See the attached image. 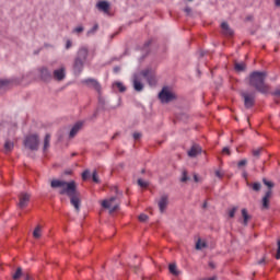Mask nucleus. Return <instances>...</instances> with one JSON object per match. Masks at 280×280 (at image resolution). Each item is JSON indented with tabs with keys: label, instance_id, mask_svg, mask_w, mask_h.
I'll return each instance as SVG.
<instances>
[{
	"label": "nucleus",
	"instance_id": "11",
	"mask_svg": "<svg viewBox=\"0 0 280 280\" xmlns=\"http://www.w3.org/2000/svg\"><path fill=\"white\" fill-rule=\"evenodd\" d=\"M30 198H31V196H30V194H27V192H22V194H20V196H19V208L20 209H25V207H27V205L30 203Z\"/></svg>",
	"mask_w": 280,
	"mask_h": 280
},
{
	"label": "nucleus",
	"instance_id": "15",
	"mask_svg": "<svg viewBox=\"0 0 280 280\" xmlns=\"http://www.w3.org/2000/svg\"><path fill=\"white\" fill-rule=\"evenodd\" d=\"M167 205H170V198L167 197V195H163L158 202L161 213H163L165 209H167Z\"/></svg>",
	"mask_w": 280,
	"mask_h": 280
},
{
	"label": "nucleus",
	"instance_id": "43",
	"mask_svg": "<svg viewBox=\"0 0 280 280\" xmlns=\"http://www.w3.org/2000/svg\"><path fill=\"white\" fill-rule=\"evenodd\" d=\"M222 153L228 154V156H230L231 150L229 149V147H224L223 150H222Z\"/></svg>",
	"mask_w": 280,
	"mask_h": 280
},
{
	"label": "nucleus",
	"instance_id": "18",
	"mask_svg": "<svg viewBox=\"0 0 280 280\" xmlns=\"http://www.w3.org/2000/svg\"><path fill=\"white\" fill-rule=\"evenodd\" d=\"M272 197V190H268L264 198H262V208L268 209L269 203H270V198Z\"/></svg>",
	"mask_w": 280,
	"mask_h": 280
},
{
	"label": "nucleus",
	"instance_id": "28",
	"mask_svg": "<svg viewBox=\"0 0 280 280\" xmlns=\"http://www.w3.org/2000/svg\"><path fill=\"white\" fill-rule=\"evenodd\" d=\"M234 68H235V71H245L246 70V63H244V62L235 63Z\"/></svg>",
	"mask_w": 280,
	"mask_h": 280
},
{
	"label": "nucleus",
	"instance_id": "37",
	"mask_svg": "<svg viewBox=\"0 0 280 280\" xmlns=\"http://www.w3.org/2000/svg\"><path fill=\"white\" fill-rule=\"evenodd\" d=\"M89 176H91V172L89 170H85L83 173H82V179L83 180H86L89 178Z\"/></svg>",
	"mask_w": 280,
	"mask_h": 280
},
{
	"label": "nucleus",
	"instance_id": "48",
	"mask_svg": "<svg viewBox=\"0 0 280 280\" xmlns=\"http://www.w3.org/2000/svg\"><path fill=\"white\" fill-rule=\"evenodd\" d=\"M133 139H135L136 141H138V139H141V133H140V132H135V133H133Z\"/></svg>",
	"mask_w": 280,
	"mask_h": 280
},
{
	"label": "nucleus",
	"instance_id": "44",
	"mask_svg": "<svg viewBox=\"0 0 280 280\" xmlns=\"http://www.w3.org/2000/svg\"><path fill=\"white\" fill-rule=\"evenodd\" d=\"M276 259H280V240L278 241V249L276 254Z\"/></svg>",
	"mask_w": 280,
	"mask_h": 280
},
{
	"label": "nucleus",
	"instance_id": "49",
	"mask_svg": "<svg viewBox=\"0 0 280 280\" xmlns=\"http://www.w3.org/2000/svg\"><path fill=\"white\" fill-rule=\"evenodd\" d=\"M273 95H275V97H279L280 98V89L276 90L273 92Z\"/></svg>",
	"mask_w": 280,
	"mask_h": 280
},
{
	"label": "nucleus",
	"instance_id": "60",
	"mask_svg": "<svg viewBox=\"0 0 280 280\" xmlns=\"http://www.w3.org/2000/svg\"><path fill=\"white\" fill-rule=\"evenodd\" d=\"M211 268H213V265L210 262Z\"/></svg>",
	"mask_w": 280,
	"mask_h": 280
},
{
	"label": "nucleus",
	"instance_id": "58",
	"mask_svg": "<svg viewBox=\"0 0 280 280\" xmlns=\"http://www.w3.org/2000/svg\"><path fill=\"white\" fill-rule=\"evenodd\" d=\"M264 261H265L264 259H260V260L258 261V264L261 265V264H264Z\"/></svg>",
	"mask_w": 280,
	"mask_h": 280
},
{
	"label": "nucleus",
	"instance_id": "21",
	"mask_svg": "<svg viewBox=\"0 0 280 280\" xmlns=\"http://www.w3.org/2000/svg\"><path fill=\"white\" fill-rule=\"evenodd\" d=\"M12 150H14V142L7 140L4 143V152L5 154L12 152Z\"/></svg>",
	"mask_w": 280,
	"mask_h": 280
},
{
	"label": "nucleus",
	"instance_id": "16",
	"mask_svg": "<svg viewBox=\"0 0 280 280\" xmlns=\"http://www.w3.org/2000/svg\"><path fill=\"white\" fill-rule=\"evenodd\" d=\"M77 58L85 62L86 58H89V48L86 46L79 48Z\"/></svg>",
	"mask_w": 280,
	"mask_h": 280
},
{
	"label": "nucleus",
	"instance_id": "30",
	"mask_svg": "<svg viewBox=\"0 0 280 280\" xmlns=\"http://www.w3.org/2000/svg\"><path fill=\"white\" fill-rule=\"evenodd\" d=\"M168 270H170V273H171V275H175V277H177L178 270H176V265H175V264H171V265L168 266Z\"/></svg>",
	"mask_w": 280,
	"mask_h": 280
},
{
	"label": "nucleus",
	"instance_id": "47",
	"mask_svg": "<svg viewBox=\"0 0 280 280\" xmlns=\"http://www.w3.org/2000/svg\"><path fill=\"white\" fill-rule=\"evenodd\" d=\"M73 44L71 43V39H68L67 42H66V49H71V46H72Z\"/></svg>",
	"mask_w": 280,
	"mask_h": 280
},
{
	"label": "nucleus",
	"instance_id": "3",
	"mask_svg": "<svg viewBox=\"0 0 280 280\" xmlns=\"http://www.w3.org/2000/svg\"><path fill=\"white\" fill-rule=\"evenodd\" d=\"M69 185H75V182H65V180H59V179H52L50 183V187L52 189H60L59 194L61 196L67 195V192H62V191H67Z\"/></svg>",
	"mask_w": 280,
	"mask_h": 280
},
{
	"label": "nucleus",
	"instance_id": "7",
	"mask_svg": "<svg viewBox=\"0 0 280 280\" xmlns=\"http://www.w3.org/2000/svg\"><path fill=\"white\" fill-rule=\"evenodd\" d=\"M82 84H86L89 89H94V91L97 92L98 95H102V85L100 84V82H97V80L91 78L85 79L82 81Z\"/></svg>",
	"mask_w": 280,
	"mask_h": 280
},
{
	"label": "nucleus",
	"instance_id": "14",
	"mask_svg": "<svg viewBox=\"0 0 280 280\" xmlns=\"http://www.w3.org/2000/svg\"><path fill=\"white\" fill-rule=\"evenodd\" d=\"M187 154L190 159H196V156H198V154H202V148H200V145H198V144H194L190 148V150H188Z\"/></svg>",
	"mask_w": 280,
	"mask_h": 280
},
{
	"label": "nucleus",
	"instance_id": "12",
	"mask_svg": "<svg viewBox=\"0 0 280 280\" xmlns=\"http://www.w3.org/2000/svg\"><path fill=\"white\" fill-rule=\"evenodd\" d=\"M132 84L137 93H141V91H143V83L141 82V77H139V74L133 75Z\"/></svg>",
	"mask_w": 280,
	"mask_h": 280
},
{
	"label": "nucleus",
	"instance_id": "27",
	"mask_svg": "<svg viewBox=\"0 0 280 280\" xmlns=\"http://www.w3.org/2000/svg\"><path fill=\"white\" fill-rule=\"evenodd\" d=\"M42 231L43 229L40 228V225H37L33 232V237H35V240L40 238Z\"/></svg>",
	"mask_w": 280,
	"mask_h": 280
},
{
	"label": "nucleus",
	"instance_id": "2",
	"mask_svg": "<svg viewBox=\"0 0 280 280\" xmlns=\"http://www.w3.org/2000/svg\"><path fill=\"white\" fill-rule=\"evenodd\" d=\"M61 194H66V196H69L70 205H72L75 211L79 212L81 201H80V192H78L75 184H70L66 190L61 191Z\"/></svg>",
	"mask_w": 280,
	"mask_h": 280
},
{
	"label": "nucleus",
	"instance_id": "41",
	"mask_svg": "<svg viewBox=\"0 0 280 280\" xmlns=\"http://www.w3.org/2000/svg\"><path fill=\"white\" fill-rule=\"evenodd\" d=\"M217 178H224V172L222 171H215Z\"/></svg>",
	"mask_w": 280,
	"mask_h": 280
},
{
	"label": "nucleus",
	"instance_id": "57",
	"mask_svg": "<svg viewBox=\"0 0 280 280\" xmlns=\"http://www.w3.org/2000/svg\"><path fill=\"white\" fill-rule=\"evenodd\" d=\"M203 209H207V201L202 206Z\"/></svg>",
	"mask_w": 280,
	"mask_h": 280
},
{
	"label": "nucleus",
	"instance_id": "33",
	"mask_svg": "<svg viewBox=\"0 0 280 280\" xmlns=\"http://www.w3.org/2000/svg\"><path fill=\"white\" fill-rule=\"evenodd\" d=\"M262 183H264V185H266V187L269 188L270 191H272L271 188L275 187V184L272 182H269L268 179L264 178Z\"/></svg>",
	"mask_w": 280,
	"mask_h": 280
},
{
	"label": "nucleus",
	"instance_id": "29",
	"mask_svg": "<svg viewBox=\"0 0 280 280\" xmlns=\"http://www.w3.org/2000/svg\"><path fill=\"white\" fill-rule=\"evenodd\" d=\"M21 277H23V269L21 267H19L16 269L15 273L13 275V279L19 280V279H21Z\"/></svg>",
	"mask_w": 280,
	"mask_h": 280
},
{
	"label": "nucleus",
	"instance_id": "9",
	"mask_svg": "<svg viewBox=\"0 0 280 280\" xmlns=\"http://www.w3.org/2000/svg\"><path fill=\"white\" fill-rule=\"evenodd\" d=\"M141 77L145 78V80L148 81L150 86H152V84H156V78H155L154 72L152 71V69L142 70L141 71Z\"/></svg>",
	"mask_w": 280,
	"mask_h": 280
},
{
	"label": "nucleus",
	"instance_id": "20",
	"mask_svg": "<svg viewBox=\"0 0 280 280\" xmlns=\"http://www.w3.org/2000/svg\"><path fill=\"white\" fill-rule=\"evenodd\" d=\"M96 7L102 11V12H105V13H108V10L110 8V4H108L106 1H100Z\"/></svg>",
	"mask_w": 280,
	"mask_h": 280
},
{
	"label": "nucleus",
	"instance_id": "31",
	"mask_svg": "<svg viewBox=\"0 0 280 280\" xmlns=\"http://www.w3.org/2000/svg\"><path fill=\"white\" fill-rule=\"evenodd\" d=\"M97 30H100V25L95 24L90 31H88L86 36H93Z\"/></svg>",
	"mask_w": 280,
	"mask_h": 280
},
{
	"label": "nucleus",
	"instance_id": "26",
	"mask_svg": "<svg viewBox=\"0 0 280 280\" xmlns=\"http://www.w3.org/2000/svg\"><path fill=\"white\" fill-rule=\"evenodd\" d=\"M50 141H51V136L47 133L44 139V151L48 150Z\"/></svg>",
	"mask_w": 280,
	"mask_h": 280
},
{
	"label": "nucleus",
	"instance_id": "59",
	"mask_svg": "<svg viewBox=\"0 0 280 280\" xmlns=\"http://www.w3.org/2000/svg\"><path fill=\"white\" fill-rule=\"evenodd\" d=\"M144 47H150V42H148V43L144 45Z\"/></svg>",
	"mask_w": 280,
	"mask_h": 280
},
{
	"label": "nucleus",
	"instance_id": "55",
	"mask_svg": "<svg viewBox=\"0 0 280 280\" xmlns=\"http://www.w3.org/2000/svg\"><path fill=\"white\" fill-rule=\"evenodd\" d=\"M195 183H198V175H194Z\"/></svg>",
	"mask_w": 280,
	"mask_h": 280
},
{
	"label": "nucleus",
	"instance_id": "19",
	"mask_svg": "<svg viewBox=\"0 0 280 280\" xmlns=\"http://www.w3.org/2000/svg\"><path fill=\"white\" fill-rule=\"evenodd\" d=\"M221 30H222V33L224 34V36H233V30H231V27H229V23L223 22L221 24Z\"/></svg>",
	"mask_w": 280,
	"mask_h": 280
},
{
	"label": "nucleus",
	"instance_id": "6",
	"mask_svg": "<svg viewBox=\"0 0 280 280\" xmlns=\"http://www.w3.org/2000/svg\"><path fill=\"white\" fill-rule=\"evenodd\" d=\"M174 97V93H172L168 88H163L162 91L159 93V98L162 104H168V102H172Z\"/></svg>",
	"mask_w": 280,
	"mask_h": 280
},
{
	"label": "nucleus",
	"instance_id": "53",
	"mask_svg": "<svg viewBox=\"0 0 280 280\" xmlns=\"http://www.w3.org/2000/svg\"><path fill=\"white\" fill-rule=\"evenodd\" d=\"M115 73H119V67L114 68Z\"/></svg>",
	"mask_w": 280,
	"mask_h": 280
},
{
	"label": "nucleus",
	"instance_id": "56",
	"mask_svg": "<svg viewBox=\"0 0 280 280\" xmlns=\"http://www.w3.org/2000/svg\"><path fill=\"white\" fill-rule=\"evenodd\" d=\"M248 174L246 172L243 173V177L246 178Z\"/></svg>",
	"mask_w": 280,
	"mask_h": 280
},
{
	"label": "nucleus",
	"instance_id": "32",
	"mask_svg": "<svg viewBox=\"0 0 280 280\" xmlns=\"http://www.w3.org/2000/svg\"><path fill=\"white\" fill-rule=\"evenodd\" d=\"M206 247H207V244L200 240L196 243L197 250H202V248H206Z\"/></svg>",
	"mask_w": 280,
	"mask_h": 280
},
{
	"label": "nucleus",
	"instance_id": "50",
	"mask_svg": "<svg viewBox=\"0 0 280 280\" xmlns=\"http://www.w3.org/2000/svg\"><path fill=\"white\" fill-rule=\"evenodd\" d=\"M98 104H105V101L102 96H98Z\"/></svg>",
	"mask_w": 280,
	"mask_h": 280
},
{
	"label": "nucleus",
	"instance_id": "46",
	"mask_svg": "<svg viewBox=\"0 0 280 280\" xmlns=\"http://www.w3.org/2000/svg\"><path fill=\"white\" fill-rule=\"evenodd\" d=\"M248 162L246 161V160H241L240 162H238V167H244V165H246Z\"/></svg>",
	"mask_w": 280,
	"mask_h": 280
},
{
	"label": "nucleus",
	"instance_id": "25",
	"mask_svg": "<svg viewBox=\"0 0 280 280\" xmlns=\"http://www.w3.org/2000/svg\"><path fill=\"white\" fill-rule=\"evenodd\" d=\"M113 89H118V91H119L120 93H125V91H126V85H124V83H121V82H115V83L113 84Z\"/></svg>",
	"mask_w": 280,
	"mask_h": 280
},
{
	"label": "nucleus",
	"instance_id": "34",
	"mask_svg": "<svg viewBox=\"0 0 280 280\" xmlns=\"http://www.w3.org/2000/svg\"><path fill=\"white\" fill-rule=\"evenodd\" d=\"M84 32V26L79 25L75 28H73L72 34H82Z\"/></svg>",
	"mask_w": 280,
	"mask_h": 280
},
{
	"label": "nucleus",
	"instance_id": "10",
	"mask_svg": "<svg viewBox=\"0 0 280 280\" xmlns=\"http://www.w3.org/2000/svg\"><path fill=\"white\" fill-rule=\"evenodd\" d=\"M54 80H57V82H62L65 78H67V69L65 66H61L59 69L54 70L52 72Z\"/></svg>",
	"mask_w": 280,
	"mask_h": 280
},
{
	"label": "nucleus",
	"instance_id": "42",
	"mask_svg": "<svg viewBox=\"0 0 280 280\" xmlns=\"http://www.w3.org/2000/svg\"><path fill=\"white\" fill-rule=\"evenodd\" d=\"M259 154H261V149H255L253 150V156H259Z\"/></svg>",
	"mask_w": 280,
	"mask_h": 280
},
{
	"label": "nucleus",
	"instance_id": "1",
	"mask_svg": "<svg viewBox=\"0 0 280 280\" xmlns=\"http://www.w3.org/2000/svg\"><path fill=\"white\" fill-rule=\"evenodd\" d=\"M266 72L254 71L249 75V86H253L262 95L270 93V86L266 84Z\"/></svg>",
	"mask_w": 280,
	"mask_h": 280
},
{
	"label": "nucleus",
	"instance_id": "52",
	"mask_svg": "<svg viewBox=\"0 0 280 280\" xmlns=\"http://www.w3.org/2000/svg\"><path fill=\"white\" fill-rule=\"evenodd\" d=\"M185 12H186V14H190L191 8H189V7L185 8Z\"/></svg>",
	"mask_w": 280,
	"mask_h": 280
},
{
	"label": "nucleus",
	"instance_id": "13",
	"mask_svg": "<svg viewBox=\"0 0 280 280\" xmlns=\"http://www.w3.org/2000/svg\"><path fill=\"white\" fill-rule=\"evenodd\" d=\"M84 60L78 59V57L74 59L73 70L77 75L82 73V70L84 69Z\"/></svg>",
	"mask_w": 280,
	"mask_h": 280
},
{
	"label": "nucleus",
	"instance_id": "17",
	"mask_svg": "<svg viewBox=\"0 0 280 280\" xmlns=\"http://www.w3.org/2000/svg\"><path fill=\"white\" fill-rule=\"evenodd\" d=\"M82 126H83L82 121L75 122L70 130L69 138L73 139V137H75V135H78L80 130H82Z\"/></svg>",
	"mask_w": 280,
	"mask_h": 280
},
{
	"label": "nucleus",
	"instance_id": "54",
	"mask_svg": "<svg viewBox=\"0 0 280 280\" xmlns=\"http://www.w3.org/2000/svg\"><path fill=\"white\" fill-rule=\"evenodd\" d=\"M276 5L280 8V0H276Z\"/></svg>",
	"mask_w": 280,
	"mask_h": 280
},
{
	"label": "nucleus",
	"instance_id": "39",
	"mask_svg": "<svg viewBox=\"0 0 280 280\" xmlns=\"http://www.w3.org/2000/svg\"><path fill=\"white\" fill-rule=\"evenodd\" d=\"M92 180L94 183H100V177H97V171H94L92 174Z\"/></svg>",
	"mask_w": 280,
	"mask_h": 280
},
{
	"label": "nucleus",
	"instance_id": "5",
	"mask_svg": "<svg viewBox=\"0 0 280 280\" xmlns=\"http://www.w3.org/2000/svg\"><path fill=\"white\" fill-rule=\"evenodd\" d=\"M241 97L244 100L245 108H253L255 106V92H242Z\"/></svg>",
	"mask_w": 280,
	"mask_h": 280
},
{
	"label": "nucleus",
	"instance_id": "8",
	"mask_svg": "<svg viewBox=\"0 0 280 280\" xmlns=\"http://www.w3.org/2000/svg\"><path fill=\"white\" fill-rule=\"evenodd\" d=\"M115 200H117V197H112L109 199L103 200L102 208L109 209L110 213L117 211L118 206H117V203H115Z\"/></svg>",
	"mask_w": 280,
	"mask_h": 280
},
{
	"label": "nucleus",
	"instance_id": "51",
	"mask_svg": "<svg viewBox=\"0 0 280 280\" xmlns=\"http://www.w3.org/2000/svg\"><path fill=\"white\" fill-rule=\"evenodd\" d=\"M24 279H25V280H33L32 277H31L28 273H25V275H24Z\"/></svg>",
	"mask_w": 280,
	"mask_h": 280
},
{
	"label": "nucleus",
	"instance_id": "4",
	"mask_svg": "<svg viewBox=\"0 0 280 280\" xmlns=\"http://www.w3.org/2000/svg\"><path fill=\"white\" fill-rule=\"evenodd\" d=\"M39 143H40V140L38 139V136H36V135L27 136L24 139V147L27 148L28 150H33V151L38 150Z\"/></svg>",
	"mask_w": 280,
	"mask_h": 280
},
{
	"label": "nucleus",
	"instance_id": "38",
	"mask_svg": "<svg viewBox=\"0 0 280 280\" xmlns=\"http://www.w3.org/2000/svg\"><path fill=\"white\" fill-rule=\"evenodd\" d=\"M252 187H253L254 191H259L261 189V184L260 183H254Z\"/></svg>",
	"mask_w": 280,
	"mask_h": 280
},
{
	"label": "nucleus",
	"instance_id": "36",
	"mask_svg": "<svg viewBox=\"0 0 280 280\" xmlns=\"http://www.w3.org/2000/svg\"><path fill=\"white\" fill-rule=\"evenodd\" d=\"M236 212H237V207H233L232 209L229 210V217L235 218Z\"/></svg>",
	"mask_w": 280,
	"mask_h": 280
},
{
	"label": "nucleus",
	"instance_id": "22",
	"mask_svg": "<svg viewBox=\"0 0 280 280\" xmlns=\"http://www.w3.org/2000/svg\"><path fill=\"white\" fill-rule=\"evenodd\" d=\"M242 217L244 226H247L248 221L250 220V215H248V211L246 209H242Z\"/></svg>",
	"mask_w": 280,
	"mask_h": 280
},
{
	"label": "nucleus",
	"instance_id": "45",
	"mask_svg": "<svg viewBox=\"0 0 280 280\" xmlns=\"http://www.w3.org/2000/svg\"><path fill=\"white\" fill-rule=\"evenodd\" d=\"M139 220H140V222H145V220H148V215L147 214H140Z\"/></svg>",
	"mask_w": 280,
	"mask_h": 280
},
{
	"label": "nucleus",
	"instance_id": "35",
	"mask_svg": "<svg viewBox=\"0 0 280 280\" xmlns=\"http://www.w3.org/2000/svg\"><path fill=\"white\" fill-rule=\"evenodd\" d=\"M138 185H139V187H142L143 189H145V187H148L149 183L143 179H138Z\"/></svg>",
	"mask_w": 280,
	"mask_h": 280
},
{
	"label": "nucleus",
	"instance_id": "23",
	"mask_svg": "<svg viewBox=\"0 0 280 280\" xmlns=\"http://www.w3.org/2000/svg\"><path fill=\"white\" fill-rule=\"evenodd\" d=\"M40 75H42L43 80H48V78H51V72L47 68H42Z\"/></svg>",
	"mask_w": 280,
	"mask_h": 280
},
{
	"label": "nucleus",
	"instance_id": "24",
	"mask_svg": "<svg viewBox=\"0 0 280 280\" xmlns=\"http://www.w3.org/2000/svg\"><path fill=\"white\" fill-rule=\"evenodd\" d=\"M10 84H12L11 80H8V79L0 80V91H1V89L3 91H5V89H8V86H10Z\"/></svg>",
	"mask_w": 280,
	"mask_h": 280
},
{
	"label": "nucleus",
	"instance_id": "40",
	"mask_svg": "<svg viewBox=\"0 0 280 280\" xmlns=\"http://www.w3.org/2000/svg\"><path fill=\"white\" fill-rule=\"evenodd\" d=\"M187 180H189V177L187 176V172L184 171V172H183V177H182L180 182H182V183H187Z\"/></svg>",
	"mask_w": 280,
	"mask_h": 280
}]
</instances>
